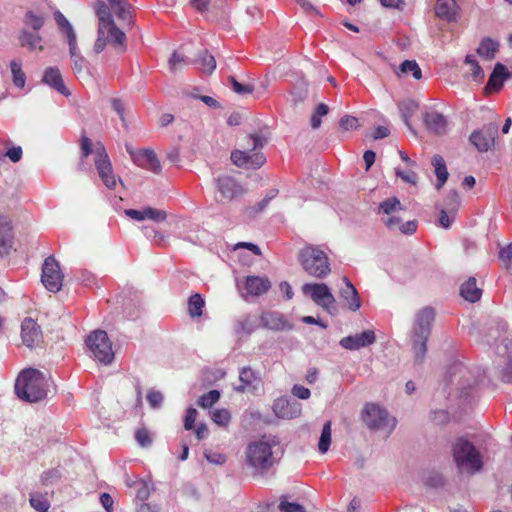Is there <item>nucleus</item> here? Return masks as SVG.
<instances>
[{
  "label": "nucleus",
  "mask_w": 512,
  "mask_h": 512,
  "mask_svg": "<svg viewBox=\"0 0 512 512\" xmlns=\"http://www.w3.org/2000/svg\"><path fill=\"white\" fill-rule=\"evenodd\" d=\"M402 211H404V208L397 197L387 198L379 205V213H383L387 215V217L393 214H399Z\"/></svg>",
  "instance_id": "nucleus-35"
},
{
  "label": "nucleus",
  "mask_w": 512,
  "mask_h": 512,
  "mask_svg": "<svg viewBox=\"0 0 512 512\" xmlns=\"http://www.w3.org/2000/svg\"><path fill=\"white\" fill-rule=\"evenodd\" d=\"M192 6L199 12H209L210 9L216 6L224 7L225 1L223 0H192Z\"/></svg>",
  "instance_id": "nucleus-42"
},
{
  "label": "nucleus",
  "mask_w": 512,
  "mask_h": 512,
  "mask_svg": "<svg viewBox=\"0 0 512 512\" xmlns=\"http://www.w3.org/2000/svg\"><path fill=\"white\" fill-rule=\"evenodd\" d=\"M403 74L412 73L414 79L419 80L422 77V72L417 62L414 60H405L399 66Z\"/></svg>",
  "instance_id": "nucleus-46"
},
{
  "label": "nucleus",
  "mask_w": 512,
  "mask_h": 512,
  "mask_svg": "<svg viewBox=\"0 0 512 512\" xmlns=\"http://www.w3.org/2000/svg\"><path fill=\"white\" fill-rule=\"evenodd\" d=\"M273 410L279 418L292 419L301 414V406L286 398H279L274 402Z\"/></svg>",
  "instance_id": "nucleus-21"
},
{
  "label": "nucleus",
  "mask_w": 512,
  "mask_h": 512,
  "mask_svg": "<svg viewBox=\"0 0 512 512\" xmlns=\"http://www.w3.org/2000/svg\"><path fill=\"white\" fill-rule=\"evenodd\" d=\"M86 344L99 362L108 364L113 360L112 343L105 331L95 330L91 332L86 339Z\"/></svg>",
  "instance_id": "nucleus-10"
},
{
  "label": "nucleus",
  "mask_w": 512,
  "mask_h": 512,
  "mask_svg": "<svg viewBox=\"0 0 512 512\" xmlns=\"http://www.w3.org/2000/svg\"><path fill=\"white\" fill-rule=\"evenodd\" d=\"M239 380L241 384L236 387L239 392L255 389V384L260 381L258 375L250 367H243L239 373Z\"/></svg>",
  "instance_id": "nucleus-29"
},
{
  "label": "nucleus",
  "mask_w": 512,
  "mask_h": 512,
  "mask_svg": "<svg viewBox=\"0 0 512 512\" xmlns=\"http://www.w3.org/2000/svg\"><path fill=\"white\" fill-rule=\"evenodd\" d=\"M217 191L222 200L231 201L243 195V188L230 176L224 175L216 179Z\"/></svg>",
  "instance_id": "nucleus-16"
},
{
  "label": "nucleus",
  "mask_w": 512,
  "mask_h": 512,
  "mask_svg": "<svg viewBox=\"0 0 512 512\" xmlns=\"http://www.w3.org/2000/svg\"><path fill=\"white\" fill-rule=\"evenodd\" d=\"M135 439L141 447H148L152 444L151 433L145 427L139 428L135 431Z\"/></svg>",
  "instance_id": "nucleus-52"
},
{
  "label": "nucleus",
  "mask_w": 512,
  "mask_h": 512,
  "mask_svg": "<svg viewBox=\"0 0 512 512\" xmlns=\"http://www.w3.org/2000/svg\"><path fill=\"white\" fill-rule=\"evenodd\" d=\"M401 222L402 218L398 214L390 215L384 220L385 225L390 230L398 229L400 227Z\"/></svg>",
  "instance_id": "nucleus-63"
},
{
  "label": "nucleus",
  "mask_w": 512,
  "mask_h": 512,
  "mask_svg": "<svg viewBox=\"0 0 512 512\" xmlns=\"http://www.w3.org/2000/svg\"><path fill=\"white\" fill-rule=\"evenodd\" d=\"M460 205V197L457 191H450L445 199V206L447 210L451 213L457 211Z\"/></svg>",
  "instance_id": "nucleus-54"
},
{
  "label": "nucleus",
  "mask_w": 512,
  "mask_h": 512,
  "mask_svg": "<svg viewBox=\"0 0 512 512\" xmlns=\"http://www.w3.org/2000/svg\"><path fill=\"white\" fill-rule=\"evenodd\" d=\"M23 21L27 27H30L33 29V31L37 32L43 27L45 23L44 17L40 14H36L32 10H29L25 13Z\"/></svg>",
  "instance_id": "nucleus-40"
},
{
  "label": "nucleus",
  "mask_w": 512,
  "mask_h": 512,
  "mask_svg": "<svg viewBox=\"0 0 512 512\" xmlns=\"http://www.w3.org/2000/svg\"><path fill=\"white\" fill-rule=\"evenodd\" d=\"M508 78L507 68L502 63H497L485 86L486 92L499 91Z\"/></svg>",
  "instance_id": "nucleus-25"
},
{
  "label": "nucleus",
  "mask_w": 512,
  "mask_h": 512,
  "mask_svg": "<svg viewBox=\"0 0 512 512\" xmlns=\"http://www.w3.org/2000/svg\"><path fill=\"white\" fill-rule=\"evenodd\" d=\"M345 287L340 290V296L348 303L350 310L357 311L361 307L359 294L348 278L344 277Z\"/></svg>",
  "instance_id": "nucleus-26"
},
{
  "label": "nucleus",
  "mask_w": 512,
  "mask_h": 512,
  "mask_svg": "<svg viewBox=\"0 0 512 512\" xmlns=\"http://www.w3.org/2000/svg\"><path fill=\"white\" fill-rule=\"evenodd\" d=\"M272 287V282L267 276L248 275L242 281V297L249 301L265 295Z\"/></svg>",
  "instance_id": "nucleus-13"
},
{
  "label": "nucleus",
  "mask_w": 512,
  "mask_h": 512,
  "mask_svg": "<svg viewBox=\"0 0 512 512\" xmlns=\"http://www.w3.org/2000/svg\"><path fill=\"white\" fill-rule=\"evenodd\" d=\"M197 410L194 408H188L186 411V416L184 419V428L186 430H191L194 428V424L197 418Z\"/></svg>",
  "instance_id": "nucleus-60"
},
{
  "label": "nucleus",
  "mask_w": 512,
  "mask_h": 512,
  "mask_svg": "<svg viewBox=\"0 0 512 512\" xmlns=\"http://www.w3.org/2000/svg\"><path fill=\"white\" fill-rule=\"evenodd\" d=\"M276 444V441L266 436H262L260 439L248 444L245 451L246 462L257 474L262 475L276 463L272 451Z\"/></svg>",
  "instance_id": "nucleus-4"
},
{
  "label": "nucleus",
  "mask_w": 512,
  "mask_h": 512,
  "mask_svg": "<svg viewBox=\"0 0 512 512\" xmlns=\"http://www.w3.org/2000/svg\"><path fill=\"white\" fill-rule=\"evenodd\" d=\"M460 295L467 301L474 303L480 300L482 290L477 287L476 279L470 277L466 282L461 285Z\"/></svg>",
  "instance_id": "nucleus-30"
},
{
  "label": "nucleus",
  "mask_w": 512,
  "mask_h": 512,
  "mask_svg": "<svg viewBox=\"0 0 512 512\" xmlns=\"http://www.w3.org/2000/svg\"><path fill=\"white\" fill-rule=\"evenodd\" d=\"M280 512H306L303 505L293 502H288L285 496H282L280 503L277 506Z\"/></svg>",
  "instance_id": "nucleus-49"
},
{
  "label": "nucleus",
  "mask_w": 512,
  "mask_h": 512,
  "mask_svg": "<svg viewBox=\"0 0 512 512\" xmlns=\"http://www.w3.org/2000/svg\"><path fill=\"white\" fill-rule=\"evenodd\" d=\"M80 148L82 160L86 159L91 153L95 154L94 163L100 179L107 188L114 189L117 181L113 173L109 156L103 144L97 143L93 148L91 140L86 135H82L80 139Z\"/></svg>",
  "instance_id": "nucleus-3"
},
{
  "label": "nucleus",
  "mask_w": 512,
  "mask_h": 512,
  "mask_svg": "<svg viewBox=\"0 0 512 512\" xmlns=\"http://www.w3.org/2000/svg\"><path fill=\"white\" fill-rule=\"evenodd\" d=\"M199 64L201 69L208 74H211L216 68V60L213 55L209 54L207 50H205L199 57Z\"/></svg>",
  "instance_id": "nucleus-48"
},
{
  "label": "nucleus",
  "mask_w": 512,
  "mask_h": 512,
  "mask_svg": "<svg viewBox=\"0 0 512 512\" xmlns=\"http://www.w3.org/2000/svg\"><path fill=\"white\" fill-rule=\"evenodd\" d=\"M339 126L343 131L356 130L359 127L358 118L345 115L339 120Z\"/></svg>",
  "instance_id": "nucleus-56"
},
{
  "label": "nucleus",
  "mask_w": 512,
  "mask_h": 512,
  "mask_svg": "<svg viewBox=\"0 0 512 512\" xmlns=\"http://www.w3.org/2000/svg\"><path fill=\"white\" fill-rule=\"evenodd\" d=\"M396 175L401 178L404 182L415 185L417 183V174L412 171H402L400 169L395 170Z\"/></svg>",
  "instance_id": "nucleus-59"
},
{
  "label": "nucleus",
  "mask_w": 512,
  "mask_h": 512,
  "mask_svg": "<svg viewBox=\"0 0 512 512\" xmlns=\"http://www.w3.org/2000/svg\"><path fill=\"white\" fill-rule=\"evenodd\" d=\"M31 506L38 512H47L50 508V503L43 495H31Z\"/></svg>",
  "instance_id": "nucleus-50"
},
{
  "label": "nucleus",
  "mask_w": 512,
  "mask_h": 512,
  "mask_svg": "<svg viewBox=\"0 0 512 512\" xmlns=\"http://www.w3.org/2000/svg\"><path fill=\"white\" fill-rule=\"evenodd\" d=\"M229 83L231 84L235 93L239 95L251 94L254 91V87L248 84H241L236 80L234 76H229Z\"/></svg>",
  "instance_id": "nucleus-53"
},
{
  "label": "nucleus",
  "mask_w": 512,
  "mask_h": 512,
  "mask_svg": "<svg viewBox=\"0 0 512 512\" xmlns=\"http://www.w3.org/2000/svg\"><path fill=\"white\" fill-rule=\"evenodd\" d=\"M419 105L416 101L408 99L405 101H402L399 104V110L401 113V117L405 123V125L411 130L412 126L410 124V118L418 111Z\"/></svg>",
  "instance_id": "nucleus-33"
},
{
  "label": "nucleus",
  "mask_w": 512,
  "mask_h": 512,
  "mask_svg": "<svg viewBox=\"0 0 512 512\" xmlns=\"http://www.w3.org/2000/svg\"><path fill=\"white\" fill-rule=\"evenodd\" d=\"M451 454L458 469L469 474L483 468L482 455L475 445L463 436L457 437L451 445Z\"/></svg>",
  "instance_id": "nucleus-5"
},
{
  "label": "nucleus",
  "mask_w": 512,
  "mask_h": 512,
  "mask_svg": "<svg viewBox=\"0 0 512 512\" xmlns=\"http://www.w3.org/2000/svg\"><path fill=\"white\" fill-rule=\"evenodd\" d=\"M13 227L7 217H0V256L8 255L13 246Z\"/></svg>",
  "instance_id": "nucleus-22"
},
{
  "label": "nucleus",
  "mask_w": 512,
  "mask_h": 512,
  "mask_svg": "<svg viewBox=\"0 0 512 512\" xmlns=\"http://www.w3.org/2000/svg\"><path fill=\"white\" fill-rule=\"evenodd\" d=\"M376 341L373 330H365L360 334L347 336L340 340V345L347 350H358L367 347Z\"/></svg>",
  "instance_id": "nucleus-18"
},
{
  "label": "nucleus",
  "mask_w": 512,
  "mask_h": 512,
  "mask_svg": "<svg viewBox=\"0 0 512 512\" xmlns=\"http://www.w3.org/2000/svg\"><path fill=\"white\" fill-rule=\"evenodd\" d=\"M127 152L131 156L133 162L148 171L153 173H159L161 171L160 162L155 154V152L151 149H141V150H133L131 147H126Z\"/></svg>",
  "instance_id": "nucleus-14"
},
{
  "label": "nucleus",
  "mask_w": 512,
  "mask_h": 512,
  "mask_svg": "<svg viewBox=\"0 0 512 512\" xmlns=\"http://www.w3.org/2000/svg\"><path fill=\"white\" fill-rule=\"evenodd\" d=\"M465 64L470 66L471 77L476 82H482L485 74L478 62L471 55H467L465 58Z\"/></svg>",
  "instance_id": "nucleus-44"
},
{
  "label": "nucleus",
  "mask_w": 512,
  "mask_h": 512,
  "mask_svg": "<svg viewBox=\"0 0 512 512\" xmlns=\"http://www.w3.org/2000/svg\"><path fill=\"white\" fill-rule=\"evenodd\" d=\"M434 318L435 311L431 307H424L416 314L412 336L416 363H422L424 360L427 352V341Z\"/></svg>",
  "instance_id": "nucleus-6"
},
{
  "label": "nucleus",
  "mask_w": 512,
  "mask_h": 512,
  "mask_svg": "<svg viewBox=\"0 0 512 512\" xmlns=\"http://www.w3.org/2000/svg\"><path fill=\"white\" fill-rule=\"evenodd\" d=\"M147 401L151 407H158L163 401V395L159 391L151 390L147 394Z\"/></svg>",
  "instance_id": "nucleus-61"
},
{
  "label": "nucleus",
  "mask_w": 512,
  "mask_h": 512,
  "mask_svg": "<svg viewBox=\"0 0 512 512\" xmlns=\"http://www.w3.org/2000/svg\"><path fill=\"white\" fill-rule=\"evenodd\" d=\"M48 379L41 371L24 369L16 379L15 392L18 398L30 403L38 402L47 397Z\"/></svg>",
  "instance_id": "nucleus-2"
},
{
  "label": "nucleus",
  "mask_w": 512,
  "mask_h": 512,
  "mask_svg": "<svg viewBox=\"0 0 512 512\" xmlns=\"http://www.w3.org/2000/svg\"><path fill=\"white\" fill-rule=\"evenodd\" d=\"M63 273L59 263L53 256H48L42 266L41 281L45 288L53 293L58 292L63 284Z\"/></svg>",
  "instance_id": "nucleus-12"
},
{
  "label": "nucleus",
  "mask_w": 512,
  "mask_h": 512,
  "mask_svg": "<svg viewBox=\"0 0 512 512\" xmlns=\"http://www.w3.org/2000/svg\"><path fill=\"white\" fill-rule=\"evenodd\" d=\"M61 479V473L57 469H49L41 475L43 485H53Z\"/></svg>",
  "instance_id": "nucleus-55"
},
{
  "label": "nucleus",
  "mask_w": 512,
  "mask_h": 512,
  "mask_svg": "<svg viewBox=\"0 0 512 512\" xmlns=\"http://www.w3.org/2000/svg\"><path fill=\"white\" fill-rule=\"evenodd\" d=\"M70 57L73 62V71L78 77H84L87 74L85 59L77 48V40L69 42Z\"/></svg>",
  "instance_id": "nucleus-28"
},
{
  "label": "nucleus",
  "mask_w": 512,
  "mask_h": 512,
  "mask_svg": "<svg viewBox=\"0 0 512 512\" xmlns=\"http://www.w3.org/2000/svg\"><path fill=\"white\" fill-rule=\"evenodd\" d=\"M276 193L277 191L276 190H271L267 195L266 197L261 200L260 202H258L255 206L251 207L250 208V211L249 213L250 214H256V213H259V212H262L266 206L268 205V203L270 202V200H272L275 196H276Z\"/></svg>",
  "instance_id": "nucleus-58"
},
{
  "label": "nucleus",
  "mask_w": 512,
  "mask_h": 512,
  "mask_svg": "<svg viewBox=\"0 0 512 512\" xmlns=\"http://www.w3.org/2000/svg\"><path fill=\"white\" fill-rule=\"evenodd\" d=\"M503 343L508 361L501 371V379L504 382L512 383V339L505 338Z\"/></svg>",
  "instance_id": "nucleus-34"
},
{
  "label": "nucleus",
  "mask_w": 512,
  "mask_h": 512,
  "mask_svg": "<svg viewBox=\"0 0 512 512\" xmlns=\"http://www.w3.org/2000/svg\"><path fill=\"white\" fill-rule=\"evenodd\" d=\"M302 292L329 314L335 310V297L325 283H306L302 286Z\"/></svg>",
  "instance_id": "nucleus-11"
},
{
  "label": "nucleus",
  "mask_w": 512,
  "mask_h": 512,
  "mask_svg": "<svg viewBox=\"0 0 512 512\" xmlns=\"http://www.w3.org/2000/svg\"><path fill=\"white\" fill-rule=\"evenodd\" d=\"M329 113L328 105L324 103H320L316 106L310 120L311 127L313 129H318L322 123V117L326 116Z\"/></svg>",
  "instance_id": "nucleus-45"
},
{
  "label": "nucleus",
  "mask_w": 512,
  "mask_h": 512,
  "mask_svg": "<svg viewBox=\"0 0 512 512\" xmlns=\"http://www.w3.org/2000/svg\"><path fill=\"white\" fill-rule=\"evenodd\" d=\"M145 220L149 219L155 222H164L167 219V214L164 210L146 207L144 208Z\"/></svg>",
  "instance_id": "nucleus-51"
},
{
  "label": "nucleus",
  "mask_w": 512,
  "mask_h": 512,
  "mask_svg": "<svg viewBox=\"0 0 512 512\" xmlns=\"http://www.w3.org/2000/svg\"><path fill=\"white\" fill-rule=\"evenodd\" d=\"M42 81L64 96H69L70 91L64 84L58 68L49 67L45 70Z\"/></svg>",
  "instance_id": "nucleus-23"
},
{
  "label": "nucleus",
  "mask_w": 512,
  "mask_h": 512,
  "mask_svg": "<svg viewBox=\"0 0 512 512\" xmlns=\"http://www.w3.org/2000/svg\"><path fill=\"white\" fill-rule=\"evenodd\" d=\"M187 64V60L184 56L179 55L176 51L172 53L168 60V66L171 72H176Z\"/></svg>",
  "instance_id": "nucleus-57"
},
{
  "label": "nucleus",
  "mask_w": 512,
  "mask_h": 512,
  "mask_svg": "<svg viewBox=\"0 0 512 512\" xmlns=\"http://www.w3.org/2000/svg\"><path fill=\"white\" fill-rule=\"evenodd\" d=\"M205 301L198 293L191 295L188 299V314L192 317H200L203 313Z\"/></svg>",
  "instance_id": "nucleus-36"
},
{
  "label": "nucleus",
  "mask_w": 512,
  "mask_h": 512,
  "mask_svg": "<svg viewBox=\"0 0 512 512\" xmlns=\"http://www.w3.org/2000/svg\"><path fill=\"white\" fill-rule=\"evenodd\" d=\"M498 47V42L487 37L482 39V41L480 42L477 48V54L485 60H492L495 58V55L498 51Z\"/></svg>",
  "instance_id": "nucleus-31"
},
{
  "label": "nucleus",
  "mask_w": 512,
  "mask_h": 512,
  "mask_svg": "<svg viewBox=\"0 0 512 512\" xmlns=\"http://www.w3.org/2000/svg\"><path fill=\"white\" fill-rule=\"evenodd\" d=\"M291 392L295 397L302 400L308 399L311 395L310 390L301 385H294Z\"/></svg>",
  "instance_id": "nucleus-62"
},
{
  "label": "nucleus",
  "mask_w": 512,
  "mask_h": 512,
  "mask_svg": "<svg viewBox=\"0 0 512 512\" xmlns=\"http://www.w3.org/2000/svg\"><path fill=\"white\" fill-rule=\"evenodd\" d=\"M220 399V392L218 390H210L209 392L201 395L197 400L198 406L207 409L212 407Z\"/></svg>",
  "instance_id": "nucleus-43"
},
{
  "label": "nucleus",
  "mask_w": 512,
  "mask_h": 512,
  "mask_svg": "<svg viewBox=\"0 0 512 512\" xmlns=\"http://www.w3.org/2000/svg\"><path fill=\"white\" fill-rule=\"evenodd\" d=\"M22 154L23 151L20 146H13L12 148L7 150L5 156H7L12 162L16 163L21 160Z\"/></svg>",
  "instance_id": "nucleus-64"
},
{
  "label": "nucleus",
  "mask_w": 512,
  "mask_h": 512,
  "mask_svg": "<svg viewBox=\"0 0 512 512\" xmlns=\"http://www.w3.org/2000/svg\"><path fill=\"white\" fill-rule=\"evenodd\" d=\"M21 338L24 345L32 348L42 341L40 326L32 318H25L21 324Z\"/></svg>",
  "instance_id": "nucleus-17"
},
{
  "label": "nucleus",
  "mask_w": 512,
  "mask_h": 512,
  "mask_svg": "<svg viewBox=\"0 0 512 512\" xmlns=\"http://www.w3.org/2000/svg\"><path fill=\"white\" fill-rule=\"evenodd\" d=\"M10 68L13 76V83L18 88H23L26 83V76L22 70V64L19 61L12 60Z\"/></svg>",
  "instance_id": "nucleus-39"
},
{
  "label": "nucleus",
  "mask_w": 512,
  "mask_h": 512,
  "mask_svg": "<svg viewBox=\"0 0 512 512\" xmlns=\"http://www.w3.org/2000/svg\"><path fill=\"white\" fill-rule=\"evenodd\" d=\"M460 8L456 0H437L435 14L447 22H455L459 17Z\"/></svg>",
  "instance_id": "nucleus-20"
},
{
  "label": "nucleus",
  "mask_w": 512,
  "mask_h": 512,
  "mask_svg": "<svg viewBox=\"0 0 512 512\" xmlns=\"http://www.w3.org/2000/svg\"><path fill=\"white\" fill-rule=\"evenodd\" d=\"M18 39L20 46L27 48L29 51L43 50V46L41 44L42 37L37 31L30 32L26 29H23L20 32Z\"/></svg>",
  "instance_id": "nucleus-27"
},
{
  "label": "nucleus",
  "mask_w": 512,
  "mask_h": 512,
  "mask_svg": "<svg viewBox=\"0 0 512 512\" xmlns=\"http://www.w3.org/2000/svg\"><path fill=\"white\" fill-rule=\"evenodd\" d=\"M55 20L62 32L66 35L68 43L77 40L72 25L62 13H55Z\"/></svg>",
  "instance_id": "nucleus-38"
},
{
  "label": "nucleus",
  "mask_w": 512,
  "mask_h": 512,
  "mask_svg": "<svg viewBox=\"0 0 512 512\" xmlns=\"http://www.w3.org/2000/svg\"><path fill=\"white\" fill-rule=\"evenodd\" d=\"M298 260L304 271L312 277L322 279L331 271L328 256L317 247H304L299 252Z\"/></svg>",
  "instance_id": "nucleus-8"
},
{
  "label": "nucleus",
  "mask_w": 512,
  "mask_h": 512,
  "mask_svg": "<svg viewBox=\"0 0 512 512\" xmlns=\"http://www.w3.org/2000/svg\"><path fill=\"white\" fill-rule=\"evenodd\" d=\"M211 419L217 425L227 427L231 421V414L225 408L215 409L211 414Z\"/></svg>",
  "instance_id": "nucleus-47"
},
{
  "label": "nucleus",
  "mask_w": 512,
  "mask_h": 512,
  "mask_svg": "<svg viewBox=\"0 0 512 512\" xmlns=\"http://www.w3.org/2000/svg\"><path fill=\"white\" fill-rule=\"evenodd\" d=\"M432 165L434 166L435 174L437 177L436 188L440 190L448 179V171L444 158L440 155H435L432 158Z\"/></svg>",
  "instance_id": "nucleus-32"
},
{
  "label": "nucleus",
  "mask_w": 512,
  "mask_h": 512,
  "mask_svg": "<svg viewBox=\"0 0 512 512\" xmlns=\"http://www.w3.org/2000/svg\"><path fill=\"white\" fill-rule=\"evenodd\" d=\"M260 324L263 328L273 331L292 329V325L277 311H266L260 316Z\"/></svg>",
  "instance_id": "nucleus-19"
},
{
  "label": "nucleus",
  "mask_w": 512,
  "mask_h": 512,
  "mask_svg": "<svg viewBox=\"0 0 512 512\" xmlns=\"http://www.w3.org/2000/svg\"><path fill=\"white\" fill-rule=\"evenodd\" d=\"M266 139L258 134H251L248 136V146L246 150H234L231 153V161L234 165L246 169L260 168L265 162L266 158L261 152Z\"/></svg>",
  "instance_id": "nucleus-7"
},
{
  "label": "nucleus",
  "mask_w": 512,
  "mask_h": 512,
  "mask_svg": "<svg viewBox=\"0 0 512 512\" xmlns=\"http://www.w3.org/2000/svg\"><path fill=\"white\" fill-rule=\"evenodd\" d=\"M362 420L371 430H382L390 434L397 421L388 412L374 403H367L362 410Z\"/></svg>",
  "instance_id": "nucleus-9"
},
{
  "label": "nucleus",
  "mask_w": 512,
  "mask_h": 512,
  "mask_svg": "<svg viewBox=\"0 0 512 512\" xmlns=\"http://www.w3.org/2000/svg\"><path fill=\"white\" fill-rule=\"evenodd\" d=\"M331 444V421H327L322 428L318 443V450L324 454L329 450Z\"/></svg>",
  "instance_id": "nucleus-41"
},
{
  "label": "nucleus",
  "mask_w": 512,
  "mask_h": 512,
  "mask_svg": "<svg viewBox=\"0 0 512 512\" xmlns=\"http://www.w3.org/2000/svg\"><path fill=\"white\" fill-rule=\"evenodd\" d=\"M426 128L438 135L444 134L447 129L445 116L437 111L426 112L423 115Z\"/></svg>",
  "instance_id": "nucleus-24"
},
{
  "label": "nucleus",
  "mask_w": 512,
  "mask_h": 512,
  "mask_svg": "<svg viewBox=\"0 0 512 512\" xmlns=\"http://www.w3.org/2000/svg\"><path fill=\"white\" fill-rule=\"evenodd\" d=\"M110 7L114 10L117 17L120 20H129L130 15V4L127 0H107Z\"/></svg>",
  "instance_id": "nucleus-37"
},
{
  "label": "nucleus",
  "mask_w": 512,
  "mask_h": 512,
  "mask_svg": "<svg viewBox=\"0 0 512 512\" xmlns=\"http://www.w3.org/2000/svg\"><path fill=\"white\" fill-rule=\"evenodd\" d=\"M498 132L496 125L490 124L484 126L479 131H474L470 136L471 143L480 152H486L494 146L495 136Z\"/></svg>",
  "instance_id": "nucleus-15"
},
{
  "label": "nucleus",
  "mask_w": 512,
  "mask_h": 512,
  "mask_svg": "<svg viewBox=\"0 0 512 512\" xmlns=\"http://www.w3.org/2000/svg\"><path fill=\"white\" fill-rule=\"evenodd\" d=\"M94 9L99 20L98 36L94 44L95 52H102L107 44L112 45L119 53L125 52L126 35L115 25L110 7L103 0H97Z\"/></svg>",
  "instance_id": "nucleus-1"
}]
</instances>
